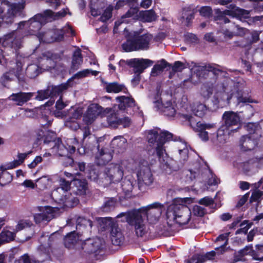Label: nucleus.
<instances>
[{
  "label": "nucleus",
  "instance_id": "f257e3e1",
  "mask_svg": "<svg viewBox=\"0 0 263 263\" xmlns=\"http://www.w3.org/2000/svg\"><path fill=\"white\" fill-rule=\"evenodd\" d=\"M172 134L166 130H162L158 128L147 132L146 138L148 144L155 149L156 155L161 163V167L163 169H165V167L166 168L168 167L167 162L164 159L163 156L165 152L164 144L172 139Z\"/></svg>",
  "mask_w": 263,
  "mask_h": 263
},
{
  "label": "nucleus",
  "instance_id": "f03ea898",
  "mask_svg": "<svg viewBox=\"0 0 263 263\" xmlns=\"http://www.w3.org/2000/svg\"><path fill=\"white\" fill-rule=\"evenodd\" d=\"M125 216L126 222L134 227L135 234L137 237H143L148 232L149 229L146 221L143 217L142 213L138 210H132L120 213L117 216L120 218Z\"/></svg>",
  "mask_w": 263,
  "mask_h": 263
},
{
  "label": "nucleus",
  "instance_id": "7ed1b4c3",
  "mask_svg": "<svg viewBox=\"0 0 263 263\" xmlns=\"http://www.w3.org/2000/svg\"><path fill=\"white\" fill-rule=\"evenodd\" d=\"M152 36L149 34L139 35L136 31L130 32L126 41L122 44L123 50L126 52L146 50L149 48Z\"/></svg>",
  "mask_w": 263,
  "mask_h": 263
},
{
  "label": "nucleus",
  "instance_id": "20e7f679",
  "mask_svg": "<svg viewBox=\"0 0 263 263\" xmlns=\"http://www.w3.org/2000/svg\"><path fill=\"white\" fill-rule=\"evenodd\" d=\"M228 86L225 88L228 93L227 98L228 103H230L232 97L236 98L237 104L240 103H252L253 100L249 97L245 96L243 89L246 87V82L242 79H238L236 81L228 80Z\"/></svg>",
  "mask_w": 263,
  "mask_h": 263
},
{
  "label": "nucleus",
  "instance_id": "39448f33",
  "mask_svg": "<svg viewBox=\"0 0 263 263\" xmlns=\"http://www.w3.org/2000/svg\"><path fill=\"white\" fill-rule=\"evenodd\" d=\"M192 212L190 208L183 204H172L167 210L166 216L179 225H185L191 219Z\"/></svg>",
  "mask_w": 263,
  "mask_h": 263
},
{
  "label": "nucleus",
  "instance_id": "423d86ee",
  "mask_svg": "<svg viewBox=\"0 0 263 263\" xmlns=\"http://www.w3.org/2000/svg\"><path fill=\"white\" fill-rule=\"evenodd\" d=\"M61 59L60 54L48 51L39 57L37 62L43 70L58 73L62 71L63 65L60 62Z\"/></svg>",
  "mask_w": 263,
  "mask_h": 263
},
{
  "label": "nucleus",
  "instance_id": "0eeeda50",
  "mask_svg": "<svg viewBox=\"0 0 263 263\" xmlns=\"http://www.w3.org/2000/svg\"><path fill=\"white\" fill-rule=\"evenodd\" d=\"M229 15L232 17H235L240 20L249 18L250 11L238 7H234L231 10H225L223 11H217L216 15L215 16V21H219L220 23L224 24L230 22L229 19L226 16Z\"/></svg>",
  "mask_w": 263,
  "mask_h": 263
},
{
  "label": "nucleus",
  "instance_id": "6e6552de",
  "mask_svg": "<svg viewBox=\"0 0 263 263\" xmlns=\"http://www.w3.org/2000/svg\"><path fill=\"white\" fill-rule=\"evenodd\" d=\"M103 223V228L110 229V238L114 245L120 246L124 240V237L118 227L117 223L114 222L111 218H103L101 219Z\"/></svg>",
  "mask_w": 263,
  "mask_h": 263
},
{
  "label": "nucleus",
  "instance_id": "1a4fd4ad",
  "mask_svg": "<svg viewBox=\"0 0 263 263\" xmlns=\"http://www.w3.org/2000/svg\"><path fill=\"white\" fill-rule=\"evenodd\" d=\"M220 66L213 64L201 66L194 64L191 70L193 73L196 74L198 78H205L209 72H212L215 76L224 75V71L219 68Z\"/></svg>",
  "mask_w": 263,
  "mask_h": 263
},
{
  "label": "nucleus",
  "instance_id": "9d476101",
  "mask_svg": "<svg viewBox=\"0 0 263 263\" xmlns=\"http://www.w3.org/2000/svg\"><path fill=\"white\" fill-rule=\"evenodd\" d=\"M137 176L138 187L141 191L143 190L145 186L152 185L154 182L153 175L149 166L147 165H140L139 170L137 172Z\"/></svg>",
  "mask_w": 263,
  "mask_h": 263
},
{
  "label": "nucleus",
  "instance_id": "9b49d317",
  "mask_svg": "<svg viewBox=\"0 0 263 263\" xmlns=\"http://www.w3.org/2000/svg\"><path fill=\"white\" fill-rule=\"evenodd\" d=\"M103 175L109 183L120 181L123 176L122 166L119 164H110L105 167Z\"/></svg>",
  "mask_w": 263,
  "mask_h": 263
},
{
  "label": "nucleus",
  "instance_id": "f8f14e48",
  "mask_svg": "<svg viewBox=\"0 0 263 263\" xmlns=\"http://www.w3.org/2000/svg\"><path fill=\"white\" fill-rule=\"evenodd\" d=\"M164 205L158 202L153 203L144 207V215H146L147 220L150 223L156 222L160 217Z\"/></svg>",
  "mask_w": 263,
  "mask_h": 263
},
{
  "label": "nucleus",
  "instance_id": "ddd939ff",
  "mask_svg": "<svg viewBox=\"0 0 263 263\" xmlns=\"http://www.w3.org/2000/svg\"><path fill=\"white\" fill-rule=\"evenodd\" d=\"M91 151L96 153L95 161L98 165H105L112 159L111 154L102 147L100 148V146L96 140L94 141L93 146Z\"/></svg>",
  "mask_w": 263,
  "mask_h": 263
},
{
  "label": "nucleus",
  "instance_id": "4468645a",
  "mask_svg": "<svg viewBox=\"0 0 263 263\" xmlns=\"http://www.w3.org/2000/svg\"><path fill=\"white\" fill-rule=\"evenodd\" d=\"M5 47H9L15 51L21 48L22 46V41L20 36L17 35V32L13 31L4 35L0 39V44ZM0 51H3L0 49Z\"/></svg>",
  "mask_w": 263,
  "mask_h": 263
},
{
  "label": "nucleus",
  "instance_id": "2eb2a0df",
  "mask_svg": "<svg viewBox=\"0 0 263 263\" xmlns=\"http://www.w3.org/2000/svg\"><path fill=\"white\" fill-rule=\"evenodd\" d=\"M223 124L221 127L226 128L227 130L236 132L239 126L233 128L235 126H238L240 123V118L235 112L232 111H225L222 115Z\"/></svg>",
  "mask_w": 263,
  "mask_h": 263
},
{
  "label": "nucleus",
  "instance_id": "dca6fc26",
  "mask_svg": "<svg viewBox=\"0 0 263 263\" xmlns=\"http://www.w3.org/2000/svg\"><path fill=\"white\" fill-rule=\"evenodd\" d=\"M125 63L128 66L133 67L134 73H141L147 67L151 66L153 62L148 59H132L128 60H121L120 64Z\"/></svg>",
  "mask_w": 263,
  "mask_h": 263
},
{
  "label": "nucleus",
  "instance_id": "f3484780",
  "mask_svg": "<svg viewBox=\"0 0 263 263\" xmlns=\"http://www.w3.org/2000/svg\"><path fill=\"white\" fill-rule=\"evenodd\" d=\"M45 18L44 15L37 14L27 22H21L18 24V28L25 25H29L30 34H34L35 32L41 29L42 25L45 23Z\"/></svg>",
  "mask_w": 263,
  "mask_h": 263
},
{
  "label": "nucleus",
  "instance_id": "a211bd4d",
  "mask_svg": "<svg viewBox=\"0 0 263 263\" xmlns=\"http://www.w3.org/2000/svg\"><path fill=\"white\" fill-rule=\"evenodd\" d=\"M235 165L246 175L252 176L258 172L259 163L257 160L252 159L237 163Z\"/></svg>",
  "mask_w": 263,
  "mask_h": 263
},
{
  "label": "nucleus",
  "instance_id": "6ab92c4d",
  "mask_svg": "<svg viewBox=\"0 0 263 263\" xmlns=\"http://www.w3.org/2000/svg\"><path fill=\"white\" fill-rule=\"evenodd\" d=\"M16 68H13L9 71L4 73L1 78V82L2 84L6 86L8 82L11 81L13 80L14 77H16L19 81L21 80V72L22 71V63L20 61L16 62Z\"/></svg>",
  "mask_w": 263,
  "mask_h": 263
},
{
  "label": "nucleus",
  "instance_id": "aec40b11",
  "mask_svg": "<svg viewBox=\"0 0 263 263\" xmlns=\"http://www.w3.org/2000/svg\"><path fill=\"white\" fill-rule=\"evenodd\" d=\"M52 146V153L57 154L60 156H66L69 153L72 154L76 151V147L74 146L68 145V147H66L59 138L52 141L50 143Z\"/></svg>",
  "mask_w": 263,
  "mask_h": 263
},
{
  "label": "nucleus",
  "instance_id": "412c9836",
  "mask_svg": "<svg viewBox=\"0 0 263 263\" xmlns=\"http://www.w3.org/2000/svg\"><path fill=\"white\" fill-rule=\"evenodd\" d=\"M103 108L97 104H92L89 106L83 116V120L87 124H91L103 112Z\"/></svg>",
  "mask_w": 263,
  "mask_h": 263
},
{
  "label": "nucleus",
  "instance_id": "4be33fe9",
  "mask_svg": "<svg viewBox=\"0 0 263 263\" xmlns=\"http://www.w3.org/2000/svg\"><path fill=\"white\" fill-rule=\"evenodd\" d=\"M103 242L104 241L100 238L89 239L82 244V248L88 253H97L102 249Z\"/></svg>",
  "mask_w": 263,
  "mask_h": 263
},
{
  "label": "nucleus",
  "instance_id": "5701e85b",
  "mask_svg": "<svg viewBox=\"0 0 263 263\" xmlns=\"http://www.w3.org/2000/svg\"><path fill=\"white\" fill-rule=\"evenodd\" d=\"M38 209L40 213L34 215V219L36 223L44 221L48 222L52 219L53 209L52 207L49 206H40Z\"/></svg>",
  "mask_w": 263,
  "mask_h": 263
},
{
  "label": "nucleus",
  "instance_id": "b1692460",
  "mask_svg": "<svg viewBox=\"0 0 263 263\" xmlns=\"http://www.w3.org/2000/svg\"><path fill=\"white\" fill-rule=\"evenodd\" d=\"M61 34L58 35V29H53L44 32H40L37 35L40 42L50 43L54 41H62Z\"/></svg>",
  "mask_w": 263,
  "mask_h": 263
},
{
  "label": "nucleus",
  "instance_id": "393cba45",
  "mask_svg": "<svg viewBox=\"0 0 263 263\" xmlns=\"http://www.w3.org/2000/svg\"><path fill=\"white\" fill-rule=\"evenodd\" d=\"M34 92H25L20 91L11 95L8 99L15 103L18 106H22L29 101L33 96Z\"/></svg>",
  "mask_w": 263,
  "mask_h": 263
},
{
  "label": "nucleus",
  "instance_id": "a878e982",
  "mask_svg": "<svg viewBox=\"0 0 263 263\" xmlns=\"http://www.w3.org/2000/svg\"><path fill=\"white\" fill-rule=\"evenodd\" d=\"M180 118L185 121H187L190 125L195 130L199 129V128H200V129H210L213 126L212 124H205L200 121H197L194 117L189 115L181 114Z\"/></svg>",
  "mask_w": 263,
  "mask_h": 263
},
{
  "label": "nucleus",
  "instance_id": "bb28decb",
  "mask_svg": "<svg viewBox=\"0 0 263 263\" xmlns=\"http://www.w3.org/2000/svg\"><path fill=\"white\" fill-rule=\"evenodd\" d=\"M155 107L157 109L160 110L164 115L172 117L176 114V109L171 101H167L165 103H162L159 100L154 102Z\"/></svg>",
  "mask_w": 263,
  "mask_h": 263
},
{
  "label": "nucleus",
  "instance_id": "cd10ccee",
  "mask_svg": "<svg viewBox=\"0 0 263 263\" xmlns=\"http://www.w3.org/2000/svg\"><path fill=\"white\" fill-rule=\"evenodd\" d=\"M247 31L246 29L240 27L239 25L233 23L231 25L230 29L223 30V34L225 36L231 39L234 36L243 35Z\"/></svg>",
  "mask_w": 263,
  "mask_h": 263
},
{
  "label": "nucleus",
  "instance_id": "c85d7f7f",
  "mask_svg": "<svg viewBox=\"0 0 263 263\" xmlns=\"http://www.w3.org/2000/svg\"><path fill=\"white\" fill-rule=\"evenodd\" d=\"M60 182L61 186L53 190L51 193V197L55 201H60L62 200V196H57V194L59 192H62L64 193L70 189V183L69 181H66L63 178H61Z\"/></svg>",
  "mask_w": 263,
  "mask_h": 263
},
{
  "label": "nucleus",
  "instance_id": "c756f323",
  "mask_svg": "<svg viewBox=\"0 0 263 263\" xmlns=\"http://www.w3.org/2000/svg\"><path fill=\"white\" fill-rule=\"evenodd\" d=\"M111 144L114 151L117 153H122L126 148L127 141L122 136L117 137L113 139Z\"/></svg>",
  "mask_w": 263,
  "mask_h": 263
},
{
  "label": "nucleus",
  "instance_id": "7c9ffc66",
  "mask_svg": "<svg viewBox=\"0 0 263 263\" xmlns=\"http://www.w3.org/2000/svg\"><path fill=\"white\" fill-rule=\"evenodd\" d=\"M139 9L138 8H130L128 11L123 15L120 21H117L115 22V27H118L120 24L123 23H128V21L126 20V18H131L133 20H138L139 14H138Z\"/></svg>",
  "mask_w": 263,
  "mask_h": 263
},
{
  "label": "nucleus",
  "instance_id": "2f4dec72",
  "mask_svg": "<svg viewBox=\"0 0 263 263\" xmlns=\"http://www.w3.org/2000/svg\"><path fill=\"white\" fill-rule=\"evenodd\" d=\"M136 184V181L134 179H125L122 182L121 187L125 197L129 198L132 196V191Z\"/></svg>",
  "mask_w": 263,
  "mask_h": 263
},
{
  "label": "nucleus",
  "instance_id": "473e14b6",
  "mask_svg": "<svg viewBox=\"0 0 263 263\" xmlns=\"http://www.w3.org/2000/svg\"><path fill=\"white\" fill-rule=\"evenodd\" d=\"M194 10L190 7L184 8L182 9V11L180 17V21L186 26H189L191 24V21L194 18Z\"/></svg>",
  "mask_w": 263,
  "mask_h": 263
},
{
  "label": "nucleus",
  "instance_id": "72a5a7b5",
  "mask_svg": "<svg viewBox=\"0 0 263 263\" xmlns=\"http://www.w3.org/2000/svg\"><path fill=\"white\" fill-rule=\"evenodd\" d=\"M74 191L78 195H84L86 194L87 189V182L86 180L74 179L73 180Z\"/></svg>",
  "mask_w": 263,
  "mask_h": 263
},
{
  "label": "nucleus",
  "instance_id": "f704fd0d",
  "mask_svg": "<svg viewBox=\"0 0 263 263\" xmlns=\"http://www.w3.org/2000/svg\"><path fill=\"white\" fill-rule=\"evenodd\" d=\"M241 148L245 151L253 149L257 144V142L252 139L251 136H243L241 137L240 141Z\"/></svg>",
  "mask_w": 263,
  "mask_h": 263
},
{
  "label": "nucleus",
  "instance_id": "c9c22d12",
  "mask_svg": "<svg viewBox=\"0 0 263 263\" xmlns=\"http://www.w3.org/2000/svg\"><path fill=\"white\" fill-rule=\"evenodd\" d=\"M79 240H81L79 234H76L74 231H72L67 234L65 237L64 243L66 248H72Z\"/></svg>",
  "mask_w": 263,
  "mask_h": 263
},
{
  "label": "nucleus",
  "instance_id": "e433bc0d",
  "mask_svg": "<svg viewBox=\"0 0 263 263\" xmlns=\"http://www.w3.org/2000/svg\"><path fill=\"white\" fill-rule=\"evenodd\" d=\"M116 99L120 102L119 108L121 110L130 107H136L135 100L130 97L120 96L117 97Z\"/></svg>",
  "mask_w": 263,
  "mask_h": 263
},
{
  "label": "nucleus",
  "instance_id": "4c0bfd02",
  "mask_svg": "<svg viewBox=\"0 0 263 263\" xmlns=\"http://www.w3.org/2000/svg\"><path fill=\"white\" fill-rule=\"evenodd\" d=\"M104 87L106 91L109 93H118L124 91L125 89L124 85L120 84L117 82H105Z\"/></svg>",
  "mask_w": 263,
  "mask_h": 263
},
{
  "label": "nucleus",
  "instance_id": "58836bf2",
  "mask_svg": "<svg viewBox=\"0 0 263 263\" xmlns=\"http://www.w3.org/2000/svg\"><path fill=\"white\" fill-rule=\"evenodd\" d=\"M69 87V84L68 82L58 86H48L51 97L60 96L63 91L67 89Z\"/></svg>",
  "mask_w": 263,
  "mask_h": 263
},
{
  "label": "nucleus",
  "instance_id": "ea45409f",
  "mask_svg": "<svg viewBox=\"0 0 263 263\" xmlns=\"http://www.w3.org/2000/svg\"><path fill=\"white\" fill-rule=\"evenodd\" d=\"M192 110L195 116L201 118L206 114L207 108L204 104L196 102L193 104Z\"/></svg>",
  "mask_w": 263,
  "mask_h": 263
},
{
  "label": "nucleus",
  "instance_id": "a19ab883",
  "mask_svg": "<svg viewBox=\"0 0 263 263\" xmlns=\"http://www.w3.org/2000/svg\"><path fill=\"white\" fill-rule=\"evenodd\" d=\"M15 233L4 229L0 233V246L6 242H9L14 239Z\"/></svg>",
  "mask_w": 263,
  "mask_h": 263
},
{
  "label": "nucleus",
  "instance_id": "79ce46f5",
  "mask_svg": "<svg viewBox=\"0 0 263 263\" xmlns=\"http://www.w3.org/2000/svg\"><path fill=\"white\" fill-rule=\"evenodd\" d=\"M40 65L32 64L29 65L26 69V74L30 78H34L41 72Z\"/></svg>",
  "mask_w": 263,
  "mask_h": 263
},
{
  "label": "nucleus",
  "instance_id": "37998d69",
  "mask_svg": "<svg viewBox=\"0 0 263 263\" xmlns=\"http://www.w3.org/2000/svg\"><path fill=\"white\" fill-rule=\"evenodd\" d=\"M82 62L83 58L81 54V50L78 49L73 53L71 68L73 70H77Z\"/></svg>",
  "mask_w": 263,
  "mask_h": 263
},
{
  "label": "nucleus",
  "instance_id": "c03bdc74",
  "mask_svg": "<svg viewBox=\"0 0 263 263\" xmlns=\"http://www.w3.org/2000/svg\"><path fill=\"white\" fill-rule=\"evenodd\" d=\"M139 15L145 22H152L157 19V15L153 9L140 11Z\"/></svg>",
  "mask_w": 263,
  "mask_h": 263
},
{
  "label": "nucleus",
  "instance_id": "a18cd8bd",
  "mask_svg": "<svg viewBox=\"0 0 263 263\" xmlns=\"http://www.w3.org/2000/svg\"><path fill=\"white\" fill-rule=\"evenodd\" d=\"M92 227V222L84 217H79L77 219V230H81L83 228H88L90 229Z\"/></svg>",
  "mask_w": 263,
  "mask_h": 263
},
{
  "label": "nucleus",
  "instance_id": "49530a36",
  "mask_svg": "<svg viewBox=\"0 0 263 263\" xmlns=\"http://www.w3.org/2000/svg\"><path fill=\"white\" fill-rule=\"evenodd\" d=\"M167 63L164 60H161L158 63L156 64L152 68L151 76L156 77L160 74L166 67Z\"/></svg>",
  "mask_w": 263,
  "mask_h": 263
},
{
  "label": "nucleus",
  "instance_id": "de8ad7c7",
  "mask_svg": "<svg viewBox=\"0 0 263 263\" xmlns=\"http://www.w3.org/2000/svg\"><path fill=\"white\" fill-rule=\"evenodd\" d=\"M87 177L91 180L97 181L99 179H102L104 176L103 175V172L99 174L98 170L95 166L91 165L89 166V169L88 171Z\"/></svg>",
  "mask_w": 263,
  "mask_h": 263
},
{
  "label": "nucleus",
  "instance_id": "09e8293b",
  "mask_svg": "<svg viewBox=\"0 0 263 263\" xmlns=\"http://www.w3.org/2000/svg\"><path fill=\"white\" fill-rule=\"evenodd\" d=\"M55 237V234L54 233L52 234L50 236H49L48 233L43 234L41 236L39 241L41 243V245L45 247H50L51 245V242L54 240V238Z\"/></svg>",
  "mask_w": 263,
  "mask_h": 263
},
{
  "label": "nucleus",
  "instance_id": "8fccbe9b",
  "mask_svg": "<svg viewBox=\"0 0 263 263\" xmlns=\"http://www.w3.org/2000/svg\"><path fill=\"white\" fill-rule=\"evenodd\" d=\"M117 204V200L115 198H106L102 206V210L105 212H108L114 210Z\"/></svg>",
  "mask_w": 263,
  "mask_h": 263
},
{
  "label": "nucleus",
  "instance_id": "3c124183",
  "mask_svg": "<svg viewBox=\"0 0 263 263\" xmlns=\"http://www.w3.org/2000/svg\"><path fill=\"white\" fill-rule=\"evenodd\" d=\"M230 234V233H226L224 234H222L220 235L218 237H217L216 239V242H219L220 241H224L223 243L220 244L219 247L215 248L216 250H220L221 253H222L224 251L225 248L227 245L228 237Z\"/></svg>",
  "mask_w": 263,
  "mask_h": 263
},
{
  "label": "nucleus",
  "instance_id": "603ef678",
  "mask_svg": "<svg viewBox=\"0 0 263 263\" xmlns=\"http://www.w3.org/2000/svg\"><path fill=\"white\" fill-rule=\"evenodd\" d=\"M110 111V113L107 117V121L109 126L114 127H116L118 125L119 122V119L118 118L117 115L115 112H112L111 109L106 108Z\"/></svg>",
  "mask_w": 263,
  "mask_h": 263
},
{
  "label": "nucleus",
  "instance_id": "864d4df0",
  "mask_svg": "<svg viewBox=\"0 0 263 263\" xmlns=\"http://www.w3.org/2000/svg\"><path fill=\"white\" fill-rule=\"evenodd\" d=\"M203 174L208 175L209 178L207 180V183L209 185H213L218 183L219 180L216 178L215 176L213 174V173L209 168H205L203 173L201 175H203Z\"/></svg>",
  "mask_w": 263,
  "mask_h": 263
},
{
  "label": "nucleus",
  "instance_id": "5fc2aeb1",
  "mask_svg": "<svg viewBox=\"0 0 263 263\" xmlns=\"http://www.w3.org/2000/svg\"><path fill=\"white\" fill-rule=\"evenodd\" d=\"M44 14L45 16L53 17L54 19H58L61 17L65 16L66 14V12L65 10H62L54 15V12L50 10H46L44 11Z\"/></svg>",
  "mask_w": 263,
  "mask_h": 263
},
{
  "label": "nucleus",
  "instance_id": "6e6d98bb",
  "mask_svg": "<svg viewBox=\"0 0 263 263\" xmlns=\"http://www.w3.org/2000/svg\"><path fill=\"white\" fill-rule=\"evenodd\" d=\"M37 93V95L35 98L37 100L42 101L48 99L49 97H51L50 89H49L48 86L46 89L39 90Z\"/></svg>",
  "mask_w": 263,
  "mask_h": 263
},
{
  "label": "nucleus",
  "instance_id": "4d7b16f0",
  "mask_svg": "<svg viewBox=\"0 0 263 263\" xmlns=\"http://www.w3.org/2000/svg\"><path fill=\"white\" fill-rule=\"evenodd\" d=\"M12 180V176L8 172H3L0 175V184L5 185Z\"/></svg>",
  "mask_w": 263,
  "mask_h": 263
},
{
  "label": "nucleus",
  "instance_id": "13d9d810",
  "mask_svg": "<svg viewBox=\"0 0 263 263\" xmlns=\"http://www.w3.org/2000/svg\"><path fill=\"white\" fill-rule=\"evenodd\" d=\"M90 73H92L93 75L96 76L98 73V72L97 71H92L88 69H86L78 72L73 76V78L75 79H81L82 78L87 77Z\"/></svg>",
  "mask_w": 263,
  "mask_h": 263
},
{
  "label": "nucleus",
  "instance_id": "bf43d9fd",
  "mask_svg": "<svg viewBox=\"0 0 263 263\" xmlns=\"http://www.w3.org/2000/svg\"><path fill=\"white\" fill-rule=\"evenodd\" d=\"M48 184V179L46 176H43L36 180V187L43 190L47 187Z\"/></svg>",
  "mask_w": 263,
  "mask_h": 263
},
{
  "label": "nucleus",
  "instance_id": "052dcab7",
  "mask_svg": "<svg viewBox=\"0 0 263 263\" xmlns=\"http://www.w3.org/2000/svg\"><path fill=\"white\" fill-rule=\"evenodd\" d=\"M226 128L220 127L218 129L217 133V140L220 143H225L227 141L228 136L225 133L224 130Z\"/></svg>",
  "mask_w": 263,
  "mask_h": 263
},
{
  "label": "nucleus",
  "instance_id": "680f3d73",
  "mask_svg": "<svg viewBox=\"0 0 263 263\" xmlns=\"http://www.w3.org/2000/svg\"><path fill=\"white\" fill-rule=\"evenodd\" d=\"M252 225V222L249 223V221L244 220L240 225L241 227L240 229L237 230L236 234L244 233L247 234L248 230Z\"/></svg>",
  "mask_w": 263,
  "mask_h": 263
},
{
  "label": "nucleus",
  "instance_id": "e2e57ef3",
  "mask_svg": "<svg viewBox=\"0 0 263 263\" xmlns=\"http://www.w3.org/2000/svg\"><path fill=\"white\" fill-rule=\"evenodd\" d=\"M262 195L263 193L261 192V190L255 189L254 191L252 193L250 199V202H259Z\"/></svg>",
  "mask_w": 263,
  "mask_h": 263
},
{
  "label": "nucleus",
  "instance_id": "0e129e2a",
  "mask_svg": "<svg viewBox=\"0 0 263 263\" xmlns=\"http://www.w3.org/2000/svg\"><path fill=\"white\" fill-rule=\"evenodd\" d=\"M192 212L195 216L202 217L205 214V209L198 205L193 207Z\"/></svg>",
  "mask_w": 263,
  "mask_h": 263
},
{
  "label": "nucleus",
  "instance_id": "69168bd1",
  "mask_svg": "<svg viewBox=\"0 0 263 263\" xmlns=\"http://www.w3.org/2000/svg\"><path fill=\"white\" fill-rule=\"evenodd\" d=\"M68 163L70 165H73L76 167H78L79 170L81 172H84L85 170V163L83 162H74L73 160L70 158L68 157Z\"/></svg>",
  "mask_w": 263,
  "mask_h": 263
},
{
  "label": "nucleus",
  "instance_id": "338daca9",
  "mask_svg": "<svg viewBox=\"0 0 263 263\" xmlns=\"http://www.w3.org/2000/svg\"><path fill=\"white\" fill-rule=\"evenodd\" d=\"M32 224L31 222L27 220H20L16 226L15 230L16 231L22 230L27 227H30Z\"/></svg>",
  "mask_w": 263,
  "mask_h": 263
},
{
  "label": "nucleus",
  "instance_id": "774afa93",
  "mask_svg": "<svg viewBox=\"0 0 263 263\" xmlns=\"http://www.w3.org/2000/svg\"><path fill=\"white\" fill-rule=\"evenodd\" d=\"M212 92V88L209 85H203L201 88V94L204 98H209Z\"/></svg>",
  "mask_w": 263,
  "mask_h": 263
}]
</instances>
